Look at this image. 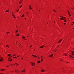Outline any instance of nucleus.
Segmentation results:
<instances>
[{"label":"nucleus","instance_id":"obj_1","mask_svg":"<svg viewBox=\"0 0 74 74\" xmlns=\"http://www.w3.org/2000/svg\"><path fill=\"white\" fill-rule=\"evenodd\" d=\"M30 63H32L31 65L32 66H35V65H36V64L34 62H31Z\"/></svg>","mask_w":74,"mask_h":74},{"label":"nucleus","instance_id":"obj_2","mask_svg":"<svg viewBox=\"0 0 74 74\" xmlns=\"http://www.w3.org/2000/svg\"><path fill=\"white\" fill-rule=\"evenodd\" d=\"M53 56V54H52L51 55H49V57H50V58H51V57H52Z\"/></svg>","mask_w":74,"mask_h":74},{"label":"nucleus","instance_id":"obj_3","mask_svg":"<svg viewBox=\"0 0 74 74\" xmlns=\"http://www.w3.org/2000/svg\"><path fill=\"white\" fill-rule=\"evenodd\" d=\"M62 39H60L58 42V43H60V42H61V41H62Z\"/></svg>","mask_w":74,"mask_h":74},{"label":"nucleus","instance_id":"obj_4","mask_svg":"<svg viewBox=\"0 0 74 74\" xmlns=\"http://www.w3.org/2000/svg\"><path fill=\"white\" fill-rule=\"evenodd\" d=\"M25 71H26V70L25 69H24L22 71H21V73H25Z\"/></svg>","mask_w":74,"mask_h":74},{"label":"nucleus","instance_id":"obj_5","mask_svg":"<svg viewBox=\"0 0 74 74\" xmlns=\"http://www.w3.org/2000/svg\"><path fill=\"white\" fill-rule=\"evenodd\" d=\"M15 73H19V71L18 70H15Z\"/></svg>","mask_w":74,"mask_h":74},{"label":"nucleus","instance_id":"obj_6","mask_svg":"<svg viewBox=\"0 0 74 74\" xmlns=\"http://www.w3.org/2000/svg\"><path fill=\"white\" fill-rule=\"evenodd\" d=\"M29 10H32V8L31 7V5H29Z\"/></svg>","mask_w":74,"mask_h":74},{"label":"nucleus","instance_id":"obj_7","mask_svg":"<svg viewBox=\"0 0 74 74\" xmlns=\"http://www.w3.org/2000/svg\"><path fill=\"white\" fill-rule=\"evenodd\" d=\"M67 11L68 12V15H70V12H69V11L67 10Z\"/></svg>","mask_w":74,"mask_h":74},{"label":"nucleus","instance_id":"obj_8","mask_svg":"<svg viewBox=\"0 0 74 74\" xmlns=\"http://www.w3.org/2000/svg\"><path fill=\"white\" fill-rule=\"evenodd\" d=\"M66 18L65 17H63V20H65V19H66Z\"/></svg>","mask_w":74,"mask_h":74},{"label":"nucleus","instance_id":"obj_9","mask_svg":"<svg viewBox=\"0 0 74 74\" xmlns=\"http://www.w3.org/2000/svg\"><path fill=\"white\" fill-rule=\"evenodd\" d=\"M19 3V4H21V3H22V0H20Z\"/></svg>","mask_w":74,"mask_h":74},{"label":"nucleus","instance_id":"obj_10","mask_svg":"<svg viewBox=\"0 0 74 74\" xmlns=\"http://www.w3.org/2000/svg\"><path fill=\"white\" fill-rule=\"evenodd\" d=\"M8 11H9V10H7L6 11H5V12H8Z\"/></svg>","mask_w":74,"mask_h":74},{"label":"nucleus","instance_id":"obj_11","mask_svg":"<svg viewBox=\"0 0 74 74\" xmlns=\"http://www.w3.org/2000/svg\"><path fill=\"white\" fill-rule=\"evenodd\" d=\"M41 72H44L45 71V70H44V69H42L41 70Z\"/></svg>","mask_w":74,"mask_h":74},{"label":"nucleus","instance_id":"obj_12","mask_svg":"<svg viewBox=\"0 0 74 74\" xmlns=\"http://www.w3.org/2000/svg\"><path fill=\"white\" fill-rule=\"evenodd\" d=\"M32 56H34V57H35V58H37V56H34L33 55H32Z\"/></svg>","mask_w":74,"mask_h":74},{"label":"nucleus","instance_id":"obj_13","mask_svg":"<svg viewBox=\"0 0 74 74\" xmlns=\"http://www.w3.org/2000/svg\"><path fill=\"white\" fill-rule=\"evenodd\" d=\"M42 61H43V58H42L41 61H40V62H42Z\"/></svg>","mask_w":74,"mask_h":74},{"label":"nucleus","instance_id":"obj_14","mask_svg":"<svg viewBox=\"0 0 74 74\" xmlns=\"http://www.w3.org/2000/svg\"><path fill=\"white\" fill-rule=\"evenodd\" d=\"M22 38H23V39H25V38H26V37H25V36H23L22 37Z\"/></svg>","mask_w":74,"mask_h":74},{"label":"nucleus","instance_id":"obj_15","mask_svg":"<svg viewBox=\"0 0 74 74\" xmlns=\"http://www.w3.org/2000/svg\"><path fill=\"white\" fill-rule=\"evenodd\" d=\"M69 56L70 57V58H74V57H72L71 55H70Z\"/></svg>","mask_w":74,"mask_h":74},{"label":"nucleus","instance_id":"obj_16","mask_svg":"<svg viewBox=\"0 0 74 74\" xmlns=\"http://www.w3.org/2000/svg\"><path fill=\"white\" fill-rule=\"evenodd\" d=\"M53 11L54 12H57V11H56V10H55V9H54L53 10Z\"/></svg>","mask_w":74,"mask_h":74},{"label":"nucleus","instance_id":"obj_17","mask_svg":"<svg viewBox=\"0 0 74 74\" xmlns=\"http://www.w3.org/2000/svg\"><path fill=\"white\" fill-rule=\"evenodd\" d=\"M11 55H12V54H8V56H11Z\"/></svg>","mask_w":74,"mask_h":74},{"label":"nucleus","instance_id":"obj_18","mask_svg":"<svg viewBox=\"0 0 74 74\" xmlns=\"http://www.w3.org/2000/svg\"><path fill=\"white\" fill-rule=\"evenodd\" d=\"M71 52H72V54L73 55V53H74V51H71Z\"/></svg>","mask_w":74,"mask_h":74},{"label":"nucleus","instance_id":"obj_19","mask_svg":"<svg viewBox=\"0 0 74 74\" xmlns=\"http://www.w3.org/2000/svg\"><path fill=\"white\" fill-rule=\"evenodd\" d=\"M54 51L55 52H56V51H57V49H55L54 50Z\"/></svg>","mask_w":74,"mask_h":74},{"label":"nucleus","instance_id":"obj_20","mask_svg":"<svg viewBox=\"0 0 74 74\" xmlns=\"http://www.w3.org/2000/svg\"><path fill=\"white\" fill-rule=\"evenodd\" d=\"M16 36H19V34H17L16 35Z\"/></svg>","mask_w":74,"mask_h":74},{"label":"nucleus","instance_id":"obj_21","mask_svg":"<svg viewBox=\"0 0 74 74\" xmlns=\"http://www.w3.org/2000/svg\"><path fill=\"white\" fill-rule=\"evenodd\" d=\"M5 69H1V71H5Z\"/></svg>","mask_w":74,"mask_h":74},{"label":"nucleus","instance_id":"obj_22","mask_svg":"<svg viewBox=\"0 0 74 74\" xmlns=\"http://www.w3.org/2000/svg\"><path fill=\"white\" fill-rule=\"evenodd\" d=\"M12 16H14V13H13V12H12Z\"/></svg>","mask_w":74,"mask_h":74},{"label":"nucleus","instance_id":"obj_23","mask_svg":"<svg viewBox=\"0 0 74 74\" xmlns=\"http://www.w3.org/2000/svg\"><path fill=\"white\" fill-rule=\"evenodd\" d=\"M40 63V61H38V63Z\"/></svg>","mask_w":74,"mask_h":74},{"label":"nucleus","instance_id":"obj_24","mask_svg":"<svg viewBox=\"0 0 74 74\" xmlns=\"http://www.w3.org/2000/svg\"><path fill=\"white\" fill-rule=\"evenodd\" d=\"M12 59L10 60H9L8 61H10V62H11V61H12Z\"/></svg>","mask_w":74,"mask_h":74},{"label":"nucleus","instance_id":"obj_25","mask_svg":"<svg viewBox=\"0 0 74 74\" xmlns=\"http://www.w3.org/2000/svg\"><path fill=\"white\" fill-rule=\"evenodd\" d=\"M11 57H9L8 58V59H11Z\"/></svg>","mask_w":74,"mask_h":74},{"label":"nucleus","instance_id":"obj_26","mask_svg":"<svg viewBox=\"0 0 74 74\" xmlns=\"http://www.w3.org/2000/svg\"><path fill=\"white\" fill-rule=\"evenodd\" d=\"M15 33H18V30L16 31L15 32Z\"/></svg>","mask_w":74,"mask_h":74},{"label":"nucleus","instance_id":"obj_27","mask_svg":"<svg viewBox=\"0 0 74 74\" xmlns=\"http://www.w3.org/2000/svg\"><path fill=\"white\" fill-rule=\"evenodd\" d=\"M63 17H62V18H60V20H62H62H63Z\"/></svg>","mask_w":74,"mask_h":74},{"label":"nucleus","instance_id":"obj_28","mask_svg":"<svg viewBox=\"0 0 74 74\" xmlns=\"http://www.w3.org/2000/svg\"><path fill=\"white\" fill-rule=\"evenodd\" d=\"M25 16V15L23 14V15H22L21 17H23V16Z\"/></svg>","mask_w":74,"mask_h":74},{"label":"nucleus","instance_id":"obj_29","mask_svg":"<svg viewBox=\"0 0 74 74\" xmlns=\"http://www.w3.org/2000/svg\"><path fill=\"white\" fill-rule=\"evenodd\" d=\"M70 8H71V9H72V10H73V7H70Z\"/></svg>","mask_w":74,"mask_h":74},{"label":"nucleus","instance_id":"obj_30","mask_svg":"<svg viewBox=\"0 0 74 74\" xmlns=\"http://www.w3.org/2000/svg\"><path fill=\"white\" fill-rule=\"evenodd\" d=\"M40 48H43V46H40Z\"/></svg>","mask_w":74,"mask_h":74},{"label":"nucleus","instance_id":"obj_31","mask_svg":"<svg viewBox=\"0 0 74 74\" xmlns=\"http://www.w3.org/2000/svg\"><path fill=\"white\" fill-rule=\"evenodd\" d=\"M9 66H10V65H8V66H6L5 67H9Z\"/></svg>","mask_w":74,"mask_h":74},{"label":"nucleus","instance_id":"obj_32","mask_svg":"<svg viewBox=\"0 0 74 74\" xmlns=\"http://www.w3.org/2000/svg\"><path fill=\"white\" fill-rule=\"evenodd\" d=\"M10 65L12 66H14V64H10Z\"/></svg>","mask_w":74,"mask_h":74},{"label":"nucleus","instance_id":"obj_33","mask_svg":"<svg viewBox=\"0 0 74 74\" xmlns=\"http://www.w3.org/2000/svg\"><path fill=\"white\" fill-rule=\"evenodd\" d=\"M15 64H16L17 66H18V65H19V64H17L16 63H15Z\"/></svg>","mask_w":74,"mask_h":74},{"label":"nucleus","instance_id":"obj_34","mask_svg":"<svg viewBox=\"0 0 74 74\" xmlns=\"http://www.w3.org/2000/svg\"><path fill=\"white\" fill-rule=\"evenodd\" d=\"M19 10V9H18L17 10H16V12H18V11Z\"/></svg>","mask_w":74,"mask_h":74},{"label":"nucleus","instance_id":"obj_35","mask_svg":"<svg viewBox=\"0 0 74 74\" xmlns=\"http://www.w3.org/2000/svg\"><path fill=\"white\" fill-rule=\"evenodd\" d=\"M22 7V5H21L20 7L19 8H21V7Z\"/></svg>","mask_w":74,"mask_h":74},{"label":"nucleus","instance_id":"obj_36","mask_svg":"<svg viewBox=\"0 0 74 74\" xmlns=\"http://www.w3.org/2000/svg\"><path fill=\"white\" fill-rule=\"evenodd\" d=\"M32 45H31L30 46L29 48H32Z\"/></svg>","mask_w":74,"mask_h":74},{"label":"nucleus","instance_id":"obj_37","mask_svg":"<svg viewBox=\"0 0 74 74\" xmlns=\"http://www.w3.org/2000/svg\"><path fill=\"white\" fill-rule=\"evenodd\" d=\"M14 16V18H16V17H15V16Z\"/></svg>","mask_w":74,"mask_h":74},{"label":"nucleus","instance_id":"obj_38","mask_svg":"<svg viewBox=\"0 0 74 74\" xmlns=\"http://www.w3.org/2000/svg\"><path fill=\"white\" fill-rule=\"evenodd\" d=\"M3 61V60L0 59V62H2Z\"/></svg>","mask_w":74,"mask_h":74},{"label":"nucleus","instance_id":"obj_39","mask_svg":"<svg viewBox=\"0 0 74 74\" xmlns=\"http://www.w3.org/2000/svg\"><path fill=\"white\" fill-rule=\"evenodd\" d=\"M66 21H67V20H65L64 21V22H66Z\"/></svg>","mask_w":74,"mask_h":74},{"label":"nucleus","instance_id":"obj_40","mask_svg":"<svg viewBox=\"0 0 74 74\" xmlns=\"http://www.w3.org/2000/svg\"><path fill=\"white\" fill-rule=\"evenodd\" d=\"M69 16H71V15L70 14H69Z\"/></svg>","mask_w":74,"mask_h":74},{"label":"nucleus","instance_id":"obj_41","mask_svg":"<svg viewBox=\"0 0 74 74\" xmlns=\"http://www.w3.org/2000/svg\"><path fill=\"white\" fill-rule=\"evenodd\" d=\"M63 55H67V53H64Z\"/></svg>","mask_w":74,"mask_h":74},{"label":"nucleus","instance_id":"obj_42","mask_svg":"<svg viewBox=\"0 0 74 74\" xmlns=\"http://www.w3.org/2000/svg\"><path fill=\"white\" fill-rule=\"evenodd\" d=\"M16 56V54H14L13 55V56Z\"/></svg>","mask_w":74,"mask_h":74},{"label":"nucleus","instance_id":"obj_43","mask_svg":"<svg viewBox=\"0 0 74 74\" xmlns=\"http://www.w3.org/2000/svg\"><path fill=\"white\" fill-rule=\"evenodd\" d=\"M8 45H6V47H8Z\"/></svg>","mask_w":74,"mask_h":74},{"label":"nucleus","instance_id":"obj_44","mask_svg":"<svg viewBox=\"0 0 74 74\" xmlns=\"http://www.w3.org/2000/svg\"><path fill=\"white\" fill-rule=\"evenodd\" d=\"M8 47V48H10V46H9V45H8V47Z\"/></svg>","mask_w":74,"mask_h":74},{"label":"nucleus","instance_id":"obj_45","mask_svg":"<svg viewBox=\"0 0 74 74\" xmlns=\"http://www.w3.org/2000/svg\"><path fill=\"white\" fill-rule=\"evenodd\" d=\"M64 24L65 25H66V23H64Z\"/></svg>","mask_w":74,"mask_h":74},{"label":"nucleus","instance_id":"obj_46","mask_svg":"<svg viewBox=\"0 0 74 74\" xmlns=\"http://www.w3.org/2000/svg\"><path fill=\"white\" fill-rule=\"evenodd\" d=\"M69 63V62H66V63Z\"/></svg>","mask_w":74,"mask_h":74},{"label":"nucleus","instance_id":"obj_47","mask_svg":"<svg viewBox=\"0 0 74 74\" xmlns=\"http://www.w3.org/2000/svg\"><path fill=\"white\" fill-rule=\"evenodd\" d=\"M1 59H3V57H1Z\"/></svg>","mask_w":74,"mask_h":74},{"label":"nucleus","instance_id":"obj_48","mask_svg":"<svg viewBox=\"0 0 74 74\" xmlns=\"http://www.w3.org/2000/svg\"><path fill=\"white\" fill-rule=\"evenodd\" d=\"M21 59H22V60H23V58H21Z\"/></svg>","mask_w":74,"mask_h":74},{"label":"nucleus","instance_id":"obj_49","mask_svg":"<svg viewBox=\"0 0 74 74\" xmlns=\"http://www.w3.org/2000/svg\"><path fill=\"white\" fill-rule=\"evenodd\" d=\"M15 58H16V59H17V58H16V57H15Z\"/></svg>","mask_w":74,"mask_h":74},{"label":"nucleus","instance_id":"obj_50","mask_svg":"<svg viewBox=\"0 0 74 74\" xmlns=\"http://www.w3.org/2000/svg\"><path fill=\"white\" fill-rule=\"evenodd\" d=\"M1 56L0 55V58H1Z\"/></svg>","mask_w":74,"mask_h":74},{"label":"nucleus","instance_id":"obj_51","mask_svg":"<svg viewBox=\"0 0 74 74\" xmlns=\"http://www.w3.org/2000/svg\"><path fill=\"white\" fill-rule=\"evenodd\" d=\"M73 10H74V7H73Z\"/></svg>","mask_w":74,"mask_h":74},{"label":"nucleus","instance_id":"obj_52","mask_svg":"<svg viewBox=\"0 0 74 74\" xmlns=\"http://www.w3.org/2000/svg\"><path fill=\"white\" fill-rule=\"evenodd\" d=\"M41 58H42V56L41 57Z\"/></svg>","mask_w":74,"mask_h":74},{"label":"nucleus","instance_id":"obj_53","mask_svg":"<svg viewBox=\"0 0 74 74\" xmlns=\"http://www.w3.org/2000/svg\"><path fill=\"white\" fill-rule=\"evenodd\" d=\"M25 19L26 20V18H25Z\"/></svg>","mask_w":74,"mask_h":74},{"label":"nucleus","instance_id":"obj_54","mask_svg":"<svg viewBox=\"0 0 74 74\" xmlns=\"http://www.w3.org/2000/svg\"><path fill=\"white\" fill-rule=\"evenodd\" d=\"M10 33V32H7V33Z\"/></svg>","mask_w":74,"mask_h":74},{"label":"nucleus","instance_id":"obj_55","mask_svg":"<svg viewBox=\"0 0 74 74\" xmlns=\"http://www.w3.org/2000/svg\"><path fill=\"white\" fill-rule=\"evenodd\" d=\"M54 23H55V21H54Z\"/></svg>","mask_w":74,"mask_h":74},{"label":"nucleus","instance_id":"obj_56","mask_svg":"<svg viewBox=\"0 0 74 74\" xmlns=\"http://www.w3.org/2000/svg\"><path fill=\"white\" fill-rule=\"evenodd\" d=\"M62 60H61V61H62Z\"/></svg>","mask_w":74,"mask_h":74},{"label":"nucleus","instance_id":"obj_57","mask_svg":"<svg viewBox=\"0 0 74 74\" xmlns=\"http://www.w3.org/2000/svg\"><path fill=\"white\" fill-rule=\"evenodd\" d=\"M74 22H72V23H73V24H74Z\"/></svg>","mask_w":74,"mask_h":74},{"label":"nucleus","instance_id":"obj_58","mask_svg":"<svg viewBox=\"0 0 74 74\" xmlns=\"http://www.w3.org/2000/svg\"><path fill=\"white\" fill-rule=\"evenodd\" d=\"M44 45H43L42 47H44Z\"/></svg>","mask_w":74,"mask_h":74},{"label":"nucleus","instance_id":"obj_59","mask_svg":"<svg viewBox=\"0 0 74 74\" xmlns=\"http://www.w3.org/2000/svg\"><path fill=\"white\" fill-rule=\"evenodd\" d=\"M60 17H63V16H60Z\"/></svg>","mask_w":74,"mask_h":74},{"label":"nucleus","instance_id":"obj_60","mask_svg":"<svg viewBox=\"0 0 74 74\" xmlns=\"http://www.w3.org/2000/svg\"><path fill=\"white\" fill-rule=\"evenodd\" d=\"M40 10H39V11H40Z\"/></svg>","mask_w":74,"mask_h":74},{"label":"nucleus","instance_id":"obj_61","mask_svg":"<svg viewBox=\"0 0 74 74\" xmlns=\"http://www.w3.org/2000/svg\"><path fill=\"white\" fill-rule=\"evenodd\" d=\"M58 47H59V45H58Z\"/></svg>","mask_w":74,"mask_h":74},{"label":"nucleus","instance_id":"obj_62","mask_svg":"<svg viewBox=\"0 0 74 74\" xmlns=\"http://www.w3.org/2000/svg\"><path fill=\"white\" fill-rule=\"evenodd\" d=\"M4 73H2L1 74H3Z\"/></svg>","mask_w":74,"mask_h":74},{"label":"nucleus","instance_id":"obj_63","mask_svg":"<svg viewBox=\"0 0 74 74\" xmlns=\"http://www.w3.org/2000/svg\"><path fill=\"white\" fill-rule=\"evenodd\" d=\"M13 58H15V57H13Z\"/></svg>","mask_w":74,"mask_h":74},{"label":"nucleus","instance_id":"obj_64","mask_svg":"<svg viewBox=\"0 0 74 74\" xmlns=\"http://www.w3.org/2000/svg\"><path fill=\"white\" fill-rule=\"evenodd\" d=\"M72 29H74V28H73Z\"/></svg>","mask_w":74,"mask_h":74}]
</instances>
